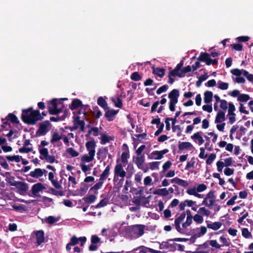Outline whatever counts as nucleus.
Returning a JSON list of instances; mask_svg holds the SVG:
<instances>
[{
	"label": "nucleus",
	"mask_w": 253,
	"mask_h": 253,
	"mask_svg": "<svg viewBox=\"0 0 253 253\" xmlns=\"http://www.w3.org/2000/svg\"><path fill=\"white\" fill-rule=\"evenodd\" d=\"M21 118L24 123L35 125L38 121H42L43 117L41 116L39 110H34L33 107H31L22 110Z\"/></svg>",
	"instance_id": "f257e3e1"
},
{
	"label": "nucleus",
	"mask_w": 253,
	"mask_h": 253,
	"mask_svg": "<svg viewBox=\"0 0 253 253\" xmlns=\"http://www.w3.org/2000/svg\"><path fill=\"white\" fill-rule=\"evenodd\" d=\"M200 62H205L207 65H210L211 64L214 65L218 64L217 60L210 58V55L209 53L202 52H201L199 57L197 58V61L191 67L193 71L200 67Z\"/></svg>",
	"instance_id": "f03ea898"
},
{
	"label": "nucleus",
	"mask_w": 253,
	"mask_h": 253,
	"mask_svg": "<svg viewBox=\"0 0 253 253\" xmlns=\"http://www.w3.org/2000/svg\"><path fill=\"white\" fill-rule=\"evenodd\" d=\"M145 227L143 224L130 225L127 226L126 231L132 238L137 239L144 234Z\"/></svg>",
	"instance_id": "7ed1b4c3"
},
{
	"label": "nucleus",
	"mask_w": 253,
	"mask_h": 253,
	"mask_svg": "<svg viewBox=\"0 0 253 253\" xmlns=\"http://www.w3.org/2000/svg\"><path fill=\"white\" fill-rule=\"evenodd\" d=\"M39 151L40 154V159L45 160L46 162L51 164H53L55 162L56 159L55 156L54 155H49L47 148H40V146H39Z\"/></svg>",
	"instance_id": "20e7f679"
},
{
	"label": "nucleus",
	"mask_w": 253,
	"mask_h": 253,
	"mask_svg": "<svg viewBox=\"0 0 253 253\" xmlns=\"http://www.w3.org/2000/svg\"><path fill=\"white\" fill-rule=\"evenodd\" d=\"M51 126L50 122L44 121L39 124V129L37 130L36 134L38 136H44L49 130V127Z\"/></svg>",
	"instance_id": "39448f33"
},
{
	"label": "nucleus",
	"mask_w": 253,
	"mask_h": 253,
	"mask_svg": "<svg viewBox=\"0 0 253 253\" xmlns=\"http://www.w3.org/2000/svg\"><path fill=\"white\" fill-rule=\"evenodd\" d=\"M10 186H15L18 190L19 193L22 195H24L29 189V185L22 181H17L10 183Z\"/></svg>",
	"instance_id": "423d86ee"
},
{
	"label": "nucleus",
	"mask_w": 253,
	"mask_h": 253,
	"mask_svg": "<svg viewBox=\"0 0 253 253\" xmlns=\"http://www.w3.org/2000/svg\"><path fill=\"white\" fill-rule=\"evenodd\" d=\"M126 172L123 169V165L121 164H117L114 168V180H115L116 177L124 178L126 176Z\"/></svg>",
	"instance_id": "0eeeda50"
},
{
	"label": "nucleus",
	"mask_w": 253,
	"mask_h": 253,
	"mask_svg": "<svg viewBox=\"0 0 253 253\" xmlns=\"http://www.w3.org/2000/svg\"><path fill=\"white\" fill-rule=\"evenodd\" d=\"M168 152L169 150L168 149H165L161 151H154L148 156V158L150 159L160 160L163 158V155Z\"/></svg>",
	"instance_id": "6e6552de"
},
{
	"label": "nucleus",
	"mask_w": 253,
	"mask_h": 253,
	"mask_svg": "<svg viewBox=\"0 0 253 253\" xmlns=\"http://www.w3.org/2000/svg\"><path fill=\"white\" fill-rule=\"evenodd\" d=\"M179 96V90L177 89H172L168 94V97L169 99V102L176 105L178 102Z\"/></svg>",
	"instance_id": "1a4fd4ad"
},
{
	"label": "nucleus",
	"mask_w": 253,
	"mask_h": 253,
	"mask_svg": "<svg viewBox=\"0 0 253 253\" xmlns=\"http://www.w3.org/2000/svg\"><path fill=\"white\" fill-rule=\"evenodd\" d=\"M100 238L96 235H93L91 237V244L88 247V250L90 251H95L97 250L98 246L97 244L100 242Z\"/></svg>",
	"instance_id": "9d476101"
},
{
	"label": "nucleus",
	"mask_w": 253,
	"mask_h": 253,
	"mask_svg": "<svg viewBox=\"0 0 253 253\" xmlns=\"http://www.w3.org/2000/svg\"><path fill=\"white\" fill-rule=\"evenodd\" d=\"M45 189L44 185L42 183L39 182L32 186L31 191L33 195L38 196L39 192Z\"/></svg>",
	"instance_id": "9b49d317"
},
{
	"label": "nucleus",
	"mask_w": 253,
	"mask_h": 253,
	"mask_svg": "<svg viewBox=\"0 0 253 253\" xmlns=\"http://www.w3.org/2000/svg\"><path fill=\"white\" fill-rule=\"evenodd\" d=\"M36 237L37 245H41L44 242V233L43 230H39L34 232Z\"/></svg>",
	"instance_id": "f8f14e48"
},
{
	"label": "nucleus",
	"mask_w": 253,
	"mask_h": 253,
	"mask_svg": "<svg viewBox=\"0 0 253 253\" xmlns=\"http://www.w3.org/2000/svg\"><path fill=\"white\" fill-rule=\"evenodd\" d=\"M133 160L136 164L138 169H143V165L145 161V157L144 155H142L140 157H134L133 158Z\"/></svg>",
	"instance_id": "ddd939ff"
},
{
	"label": "nucleus",
	"mask_w": 253,
	"mask_h": 253,
	"mask_svg": "<svg viewBox=\"0 0 253 253\" xmlns=\"http://www.w3.org/2000/svg\"><path fill=\"white\" fill-rule=\"evenodd\" d=\"M207 227L209 229H212L213 230H217L219 229L222 226V223L219 221L211 223L209 220H206Z\"/></svg>",
	"instance_id": "4468645a"
},
{
	"label": "nucleus",
	"mask_w": 253,
	"mask_h": 253,
	"mask_svg": "<svg viewBox=\"0 0 253 253\" xmlns=\"http://www.w3.org/2000/svg\"><path fill=\"white\" fill-rule=\"evenodd\" d=\"M54 174L52 172L48 173V179L52 183V185L56 189H60L62 188L61 185L56 180L54 179Z\"/></svg>",
	"instance_id": "2eb2a0df"
},
{
	"label": "nucleus",
	"mask_w": 253,
	"mask_h": 253,
	"mask_svg": "<svg viewBox=\"0 0 253 253\" xmlns=\"http://www.w3.org/2000/svg\"><path fill=\"white\" fill-rule=\"evenodd\" d=\"M118 111H116L114 109L107 110L105 114V117L107 118L108 121H112L114 120L115 115L118 113Z\"/></svg>",
	"instance_id": "dca6fc26"
},
{
	"label": "nucleus",
	"mask_w": 253,
	"mask_h": 253,
	"mask_svg": "<svg viewBox=\"0 0 253 253\" xmlns=\"http://www.w3.org/2000/svg\"><path fill=\"white\" fill-rule=\"evenodd\" d=\"M82 106V101L79 99L75 98L72 100L71 104L69 106V108L72 110H74Z\"/></svg>",
	"instance_id": "f3484780"
},
{
	"label": "nucleus",
	"mask_w": 253,
	"mask_h": 253,
	"mask_svg": "<svg viewBox=\"0 0 253 253\" xmlns=\"http://www.w3.org/2000/svg\"><path fill=\"white\" fill-rule=\"evenodd\" d=\"M85 147L88 153L92 151L93 152V155H95V148L96 147V142L94 140L89 141L86 142Z\"/></svg>",
	"instance_id": "a211bd4d"
},
{
	"label": "nucleus",
	"mask_w": 253,
	"mask_h": 253,
	"mask_svg": "<svg viewBox=\"0 0 253 253\" xmlns=\"http://www.w3.org/2000/svg\"><path fill=\"white\" fill-rule=\"evenodd\" d=\"M225 120V113L222 110H219L216 114L215 123H220Z\"/></svg>",
	"instance_id": "6ab92c4d"
},
{
	"label": "nucleus",
	"mask_w": 253,
	"mask_h": 253,
	"mask_svg": "<svg viewBox=\"0 0 253 253\" xmlns=\"http://www.w3.org/2000/svg\"><path fill=\"white\" fill-rule=\"evenodd\" d=\"M201 133H202V132H197L191 136V138L193 139L196 143H197L196 140L198 141V143L199 145H202L204 142L203 137L201 135Z\"/></svg>",
	"instance_id": "aec40b11"
},
{
	"label": "nucleus",
	"mask_w": 253,
	"mask_h": 253,
	"mask_svg": "<svg viewBox=\"0 0 253 253\" xmlns=\"http://www.w3.org/2000/svg\"><path fill=\"white\" fill-rule=\"evenodd\" d=\"M30 175L34 178H39L43 175V170L40 168H37L30 173Z\"/></svg>",
	"instance_id": "412c9836"
},
{
	"label": "nucleus",
	"mask_w": 253,
	"mask_h": 253,
	"mask_svg": "<svg viewBox=\"0 0 253 253\" xmlns=\"http://www.w3.org/2000/svg\"><path fill=\"white\" fill-rule=\"evenodd\" d=\"M94 155L93 152L91 151L87 154L83 155L81 158V161L83 162H90L94 159Z\"/></svg>",
	"instance_id": "4be33fe9"
},
{
	"label": "nucleus",
	"mask_w": 253,
	"mask_h": 253,
	"mask_svg": "<svg viewBox=\"0 0 253 253\" xmlns=\"http://www.w3.org/2000/svg\"><path fill=\"white\" fill-rule=\"evenodd\" d=\"M170 121H172V131L174 132L176 129H177L178 131L177 133V135L178 136H180L181 135V129L179 125L174 126L176 122V118L174 117V118H170Z\"/></svg>",
	"instance_id": "5701e85b"
},
{
	"label": "nucleus",
	"mask_w": 253,
	"mask_h": 253,
	"mask_svg": "<svg viewBox=\"0 0 253 253\" xmlns=\"http://www.w3.org/2000/svg\"><path fill=\"white\" fill-rule=\"evenodd\" d=\"M213 93L211 91H206L204 93V100L206 104H209L212 101Z\"/></svg>",
	"instance_id": "b1692460"
},
{
	"label": "nucleus",
	"mask_w": 253,
	"mask_h": 253,
	"mask_svg": "<svg viewBox=\"0 0 253 253\" xmlns=\"http://www.w3.org/2000/svg\"><path fill=\"white\" fill-rule=\"evenodd\" d=\"M114 140V137L111 136H108L105 133L101 134V144H105L107 143H109L110 141H113Z\"/></svg>",
	"instance_id": "393cba45"
},
{
	"label": "nucleus",
	"mask_w": 253,
	"mask_h": 253,
	"mask_svg": "<svg viewBox=\"0 0 253 253\" xmlns=\"http://www.w3.org/2000/svg\"><path fill=\"white\" fill-rule=\"evenodd\" d=\"M80 118L79 116H77L74 118V124L75 125L79 126H80L81 130L84 131L85 123L83 120H80Z\"/></svg>",
	"instance_id": "a878e982"
},
{
	"label": "nucleus",
	"mask_w": 253,
	"mask_h": 253,
	"mask_svg": "<svg viewBox=\"0 0 253 253\" xmlns=\"http://www.w3.org/2000/svg\"><path fill=\"white\" fill-rule=\"evenodd\" d=\"M110 168H111V167H110V165H108L106 167L104 170L103 171V172L100 175V177L99 178V180L100 181H103L104 182V181L107 179V178L108 177V176L109 175Z\"/></svg>",
	"instance_id": "bb28decb"
},
{
	"label": "nucleus",
	"mask_w": 253,
	"mask_h": 253,
	"mask_svg": "<svg viewBox=\"0 0 253 253\" xmlns=\"http://www.w3.org/2000/svg\"><path fill=\"white\" fill-rule=\"evenodd\" d=\"M7 121H10L12 123L18 124L19 121L18 120L16 116L13 113H9L5 118Z\"/></svg>",
	"instance_id": "cd10ccee"
},
{
	"label": "nucleus",
	"mask_w": 253,
	"mask_h": 253,
	"mask_svg": "<svg viewBox=\"0 0 253 253\" xmlns=\"http://www.w3.org/2000/svg\"><path fill=\"white\" fill-rule=\"evenodd\" d=\"M97 104L105 110L108 109V104L106 100L102 96H100L97 99Z\"/></svg>",
	"instance_id": "c85d7f7f"
},
{
	"label": "nucleus",
	"mask_w": 253,
	"mask_h": 253,
	"mask_svg": "<svg viewBox=\"0 0 253 253\" xmlns=\"http://www.w3.org/2000/svg\"><path fill=\"white\" fill-rule=\"evenodd\" d=\"M192 147V145L189 142H179L178 149L180 150L188 149Z\"/></svg>",
	"instance_id": "c756f323"
},
{
	"label": "nucleus",
	"mask_w": 253,
	"mask_h": 253,
	"mask_svg": "<svg viewBox=\"0 0 253 253\" xmlns=\"http://www.w3.org/2000/svg\"><path fill=\"white\" fill-rule=\"evenodd\" d=\"M62 139V135H60L58 132L55 131L52 134L51 138L50 139V142L52 144H54Z\"/></svg>",
	"instance_id": "7c9ffc66"
},
{
	"label": "nucleus",
	"mask_w": 253,
	"mask_h": 253,
	"mask_svg": "<svg viewBox=\"0 0 253 253\" xmlns=\"http://www.w3.org/2000/svg\"><path fill=\"white\" fill-rule=\"evenodd\" d=\"M108 202H109V198L105 197L104 199H103L102 200H101L100 201V202L97 205H96L95 206H92L91 208H94L96 209L102 208V207H104L105 206H106L108 204Z\"/></svg>",
	"instance_id": "2f4dec72"
},
{
	"label": "nucleus",
	"mask_w": 253,
	"mask_h": 253,
	"mask_svg": "<svg viewBox=\"0 0 253 253\" xmlns=\"http://www.w3.org/2000/svg\"><path fill=\"white\" fill-rule=\"evenodd\" d=\"M169 240L167 242H163L162 245H164V247L166 249H170L172 251H174L176 250V243H172L170 244L169 243Z\"/></svg>",
	"instance_id": "473e14b6"
},
{
	"label": "nucleus",
	"mask_w": 253,
	"mask_h": 253,
	"mask_svg": "<svg viewBox=\"0 0 253 253\" xmlns=\"http://www.w3.org/2000/svg\"><path fill=\"white\" fill-rule=\"evenodd\" d=\"M169 74H170V76H172L173 77L177 76L179 78H182L185 76L184 75H182V73L181 72V71H179V70L176 69V68L175 67L174 69L170 71L169 72Z\"/></svg>",
	"instance_id": "72a5a7b5"
},
{
	"label": "nucleus",
	"mask_w": 253,
	"mask_h": 253,
	"mask_svg": "<svg viewBox=\"0 0 253 253\" xmlns=\"http://www.w3.org/2000/svg\"><path fill=\"white\" fill-rule=\"evenodd\" d=\"M104 182L99 180V182L96 183L93 186L90 188V191H94V194H97L98 193V190L100 189L102 187Z\"/></svg>",
	"instance_id": "f704fd0d"
},
{
	"label": "nucleus",
	"mask_w": 253,
	"mask_h": 253,
	"mask_svg": "<svg viewBox=\"0 0 253 253\" xmlns=\"http://www.w3.org/2000/svg\"><path fill=\"white\" fill-rule=\"evenodd\" d=\"M58 106V99L57 98H53L48 102L47 109H54Z\"/></svg>",
	"instance_id": "c9c22d12"
},
{
	"label": "nucleus",
	"mask_w": 253,
	"mask_h": 253,
	"mask_svg": "<svg viewBox=\"0 0 253 253\" xmlns=\"http://www.w3.org/2000/svg\"><path fill=\"white\" fill-rule=\"evenodd\" d=\"M67 117L66 110L64 111V114L61 116H58L56 117H51L50 118V121L51 122H59L64 121Z\"/></svg>",
	"instance_id": "e433bc0d"
},
{
	"label": "nucleus",
	"mask_w": 253,
	"mask_h": 253,
	"mask_svg": "<svg viewBox=\"0 0 253 253\" xmlns=\"http://www.w3.org/2000/svg\"><path fill=\"white\" fill-rule=\"evenodd\" d=\"M153 73L157 75L160 78H162L164 76L165 74V69L164 68H161L159 67L154 68Z\"/></svg>",
	"instance_id": "4c0bfd02"
},
{
	"label": "nucleus",
	"mask_w": 253,
	"mask_h": 253,
	"mask_svg": "<svg viewBox=\"0 0 253 253\" xmlns=\"http://www.w3.org/2000/svg\"><path fill=\"white\" fill-rule=\"evenodd\" d=\"M82 187H80L78 190V194L81 196L84 195L86 193L89 187L88 185L86 184L82 183Z\"/></svg>",
	"instance_id": "58836bf2"
},
{
	"label": "nucleus",
	"mask_w": 253,
	"mask_h": 253,
	"mask_svg": "<svg viewBox=\"0 0 253 253\" xmlns=\"http://www.w3.org/2000/svg\"><path fill=\"white\" fill-rule=\"evenodd\" d=\"M5 158L10 162L15 161L18 163L20 161L21 159H22V157L19 155H13L11 156L7 155L5 156Z\"/></svg>",
	"instance_id": "ea45409f"
},
{
	"label": "nucleus",
	"mask_w": 253,
	"mask_h": 253,
	"mask_svg": "<svg viewBox=\"0 0 253 253\" xmlns=\"http://www.w3.org/2000/svg\"><path fill=\"white\" fill-rule=\"evenodd\" d=\"M96 199V197L93 195H90L87 197H84L83 198V200L87 204H91L93 203Z\"/></svg>",
	"instance_id": "a19ab883"
},
{
	"label": "nucleus",
	"mask_w": 253,
	"mask_h": 253,
	"mask_svg": "<svg viewBox=\"0 0 253 253\" xmlns=\"http://www.w3.org/2000/svg\"><path fill=\"white\" fill-rule=\"evenodd\" d=\"M154 194L163 196H166L169 195V191H167V189L166 188L159 189L158 190H155L154 192Z\"/></svg>",
	"instance_id": "79ce46f5"
},
{
	"label": "nucleus",
	"mask_w": 253,
	"mask_h": 253,
	"mask_svg": "<svg viewBox=\"0 0 253 253\" xmlns=\"http://www.w3.org/2000/svg\"><path fill=\"white\" fill-rule=\"evenodd\" d=\"M0 165L5 169H9V167L6 162L4 157L2 156H0Z\"/></svg>",
	"instance_id": "37998d69"
},
{
	"label": "nucleus",
	"mask_w": 253,
	"mask_h": 253,
	"mask_svg": "<svg viewBox=\"0 0 253 253\" xmlns=\"http://www.w3.org/2000/svg\"><path fill=\"white\" fill-rule=\"evenodd\" d=\"M66 152L72 157H76L79 156V153L76 151L74 148L70 147L66 150Z\"/></svg>",
	"instance_id": "c03bdc74"
},
{
	"label": "nucleus",
	"mask_w": 253,
	"mask_h": 253,
	"mask_svg": "<svg viewBox=\"0 0 253 253\" xmlns=\"http://www.w3.org/2000/svg\"><path fill=\"white\" fill-rule=\"evenodd\" d=\"M63 112V108H58L57 107L54 109H49V114L51 115H57Z\"/></svg>",
	"instance_id": "a18cd8bd"
},
{
	"label": "nucleus",
	"mask_w": 253,
	"mask_h": 253,
	"mask_svg": "<svg viewBox=\"0 0 253 253\" xmlns=\"http://www.w3.org/2000/svg\"><path fill=\"white\" fill-rule=\"evenodd\" d=\"M141 76L138 72L132 73L130 76V79L134 81H139L141 80Z\"/></svg>",
	"instance_id": "49530a36"
},
{
	"label": "nucleus",
	"mask_w": 253,
	"mask_h": 253,
	"mask_svg": "<svg viewBox=\"0 0 253 253\" xmlns=\"http://www.w3.org/2000/svg\"><path fill=\"white\" fill-rule=\"evenodd\" d=\"M242 236L245 238H252V235L247 228H244L242 231Z\"/></svg>",
	"instance_id": "de8ad7c7"
},
{
	"label": "nucleus",
	"mask_w": 253,
	"mask_h": 253,
	"mask_svg": "<svg viewBox=\"0 0 253 253\" xmlns=\"http://www.w3.org/2000/svg\"><path fill=\"white\" fill-rule=\"evenodd\" d=\"M243 74L246 79L251 82H253V74H250L247 71L243 70Z\"/></svg>",
	"instance_id": "09e8293b"
},
{
	"label": "nucleus",
	"mask_w": 253,
	"mask_h": 253,
	"mask_svg": "<svg viewBox=\"0 0 253 253\" xmlns=\"http://www.w3.org/2000/svg\"><path fill=\"white\" fill-rule=\"evenodd\" d=\"M229 109H228V115L230 116H236V114L234 113L235 110V107L234 105L232 103H229Z\"/></svg>",
	"instance_id": "8fccbe9b"
},
{
	"label": "nucleus",
	"mask_w": 253,
	"mask_h": 253,
	"mask_svg": "<svg viewBox=\"0 0 253 253\" xmlns=\"http://www.w3.org/2000/svg\"><path fill=\"white\" fill-rule=\"evenodd\" d=\"M250 99V96L247 94H242L238 98V100L241 102H246Z\"/></svg>",
	"instance_id": "3c124183"
},
{
	"label": "nucleus",
	"mask_w": 253,
	"mask_h": 253,
	"mask_svg": "<svg viewBox=\"0 0 253 253\" xmlns=\"http://www.w3.org/2000/svg\"><path fill=\"white\" fill-rule=\"evenodd\" d=\"M229 84L227 83L219 81L218 82V87L221 90H226L228 88Z\"/></svg>",
	"instance_id": "603ef678"
},
{
	"label": "nucleus",
	"mask_w": 253,
	"mask_h": 253,
	"mask_svg": "<svg viewBox=\"0 0 253 253\" xmlns=\"http://www.w3.org/2000/svg\"><path fill=\"white\" fill-rule=\"evenodd\" d=\"M112 101L115 103L116 107L121 108L123 106L122 101L119 97H117L116 101L114 98H112Z\"/></svg>",
	"instance_id": "864d4df0"
},
{
	"label": "nucleus",
	"mask_w": 253,
	"mask_h": 253,
	"mask_svg": "<svg viewBox=\"0 0 253 253\" xmlns=\"http://www.w3.org/2000/svg\"><path fill=\"white\" fill-rule=\"evenodd\" d=\"M49 190L51 192V193L52 194L54 195H58L60 196H63L64 195V192L63 191H57L52 187H50L49 188Z\"/></svg>",
	"instance_id": "5fc2aeb1"
},
{
	"label": "nucleus",
	"mask_w": 253,
	"mask_h": 253,
	"mask_svg": "<svg viewBox=\"0 0 253 253\" xmlns=\"http://www.w3.org/2000/svg\"><path fill=\"white\" fill-rule=\"evenodd\" d=\"M193 218L194 221L199 224L202 223L204 221L203 217L198 214H196Z\"/></svg>",
	"instance_id": "6e6d98bb"
},
{
	"label": "nucleus",
	"mask_w": 253,
	"mask_h": 253,
	"mask_svg": "<svg viewBox=\"0 0 253 253\" xmlns=\"http://www.w3.org/2000/svg\"><path fill=\"white\" fill-rule=\"evenodd\" d=\"M169 88V86L167 84L163 85V86L159 87L156 92L158 94H160L163 92H166Z\"/></svg>",
	"instance_id": "4d7b16f0"
},
{
	"label": "nucleus",
	"mask_w": 253,
	"mask_h": 253,
	"mask_svg": "<svg viewBox=\"0 0 253 253\" xmlns=\"http://www.w3.org/2000/svg\"><path fill=\"white\" fill-rule=\"evenodd\" d=\"M215 158H216L215 154H214V153L211 154L209 155L208 158L207 159V160L206 161V164L207 165H211L213 162V161L214 160Z\"/></svg>",
	"instance_id": "13d9d810"
},
{
	"label": "nucleus",
	"mask_w": 253,
	"mask_h": 253,
	"mask_svg": "<svg viewBox=\"0 0 253 253\" xmlns=\"http://www.w3.org/2000/svg\"><path fill=\"white\" fill-rule=\"evenodd\" d=\"M32 150V148L26 147V146H23L19 149V152L21 153H28Z\"/></svg>",
	"instance_id": "bf43d9fd"
},
{
	"label": "nucleus",
	"mask_w": 253,
	"mask_h": 253,
	"mask_svg": "<svg viewBox=\"0 0 253 253\" xmlns=\"http://www.w3.org/2000/svg\"><path fill=\"white\" fill-rule=\"evenodd\" d=\"M146 248H148L143 246H141L139 247H137L136 249H133V251H139V252L138 253H146L147 252H148Z\"/></svg>",
	"instance_id": "052dcab7"
},
{
	"label": "nucleus",
	"mask_w": 253,
	"mask_h": 253,
	"mask_svg": "<svg viewBox=\"0 0 253 253\" xmlns=\"http://www.w3.org/2000/svg\"><path fill=\"white\" fill-rule=\"evenodd\" d=\"M198 212H200L201 214H204L207 216H209L211 214V211L206 209L205 207L200 208Z\"/></svg>",
	"instance_id": "680f3d73"
},
{
	"label": "nucleus",
	"mask_w": 253,
	"mask_h": 253,
	"mask_svg": "<svg viewBox=\"0 0 253 253\" xmlns=\"http://www.w3.org/2000/svg\"><path fill=\"white\" fill-rule=\"evenodd\" d=\"M129 158L128 152H124L122 154L121 161L122 163H125L127 162V159Z\"/></svg>",
	"instance_id": "e2e57ef3"
},
{
	"label": "nucleus",
	"mask_w": 253,
	"mask_h": 253,
	"mask_svg": "<svg viewBox=\"0 0 253 253\" xmlns=\"http://www.w3.org/2000/svg\"><path fill=\"white\" fill-rule=\"evenodd\" d=\"M160 162H153L149 163L150 169L151 170H154L159 169Z\"/></svg>",
	"instance_id": "0e129e2a"
},
{
	"label": "nucleus",
	"mask_w": 253,
	"mask_h": 253,
	"mask_svg": "<svg viewBox=\"0 0 253 253\" xmlns=\"http://www.w3.org/2000/svg\"><path fill=\"white\" fill-rule=\"evenodd\" d=\"M220 107L224 111H226L228 108V103L226 100L222 99L220 100Z\"/></svg>",
	"instance_id": "69168bd1"
},
{
	"label": "nucleus",
	"mask_w": 253,
	"mask_h": 253,
	"mask_svg": "<svg viewBox=\"0 0 253 253\" xmlns=\"http://www.w3.org/2000/svg\"><path fill=\"white\" fill-rule=\"evenodd\" d=\"M231 47L236 51H242L243 50V45L241 43L231 44Z\"/></svg>",
	"instance_id": "338daca9"
},
{
	"label": "nucleus",
	"mask_w": 253,
	"mask_h": 253,
	"mask_svg": "<svg viewBox=\"0 0 253 253\" xmlns=\"http://www.w3.org/2000/svg\"><path fill=\"white\" fill-rule=\"evenodd\" d=\"M210 245L216 249H220L221 246L217 243L216 240H212L210 241Z\"/></svg>",
	"instance_id": "774afa93"
}]
</instances>
